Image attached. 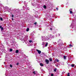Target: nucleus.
Returning <instances> with one entry per match:
<instances>
[{"mask_svg": "<svg viewBox=\"0 0 76 76\" xmlns=\"http://www.w3.org/2000/svg\"><path fill=\"white\" fill-rule=\"evenodd\" d=\"M50 38V37L48 36L46 37L45 36H42V40L43 41H46L47 40H48Z\"/></svg>", "mask_w": 76, "mask_h": 76, "instance_id": "nucleus-1", "label": "nucleus"}, {"mask_svg": "<svg viewBox=\"0 0 76 76\" xmlns=\"http://www.w3.org/2000/svg\"><path fill=\"white\" fill-rule=\"evenodd\" d=\"M58 45L59 47H61V45H63V42H62V41H61V40L60 39H59L58 41Z\"/></svg>", "mask_w": 76, "mask_h": 76, "instance_id": "nucleus-2", "label": "nucleus"}, {"mask_svg": "<svg viewBox=\"0 0 76 76\" xmlns=\"http://www.w3.org/2000/svg\"><path fill=\"white\" fill-rule=\"evenodd\" d=\"M36 51L38 52V54H41V51L40 50H39L38 49H37Z\"/></svg>", "mask_w": 76, "mask_h": 76, "instance_id": "nucleus-3", "label": "nucleus"}, {"mask_svg": "<svg viewBox=\"0 0 76 76\" xmlns=\"http://www.w3.org/2000/svg\"><path fill=\"white\" fill-rule=\"evenodd\" d=\"M45 61L47 64H48L49 63V60H48V59H46Z\"/></svg>", "mask_w": 76, "mask_h": 76, "instance_id": "nucleus-4", "label": "nucleus"}, {"mask_svg": "<svg viewBox=\"0 0 76 76\" xmlns=\"http://www.w3.org/2000/svg\"><path fill=\"white\" fill-rule=\"evenodd\" d=\"M50 37L51 38H54V36H52V35L50 34Z\"/></svg>", "mask_w": 76, "mask_h": 76, "instance_id": "nucleus-5", "label": "nucleus"}, {"mask_svg": "<svg viewBox=\"0 0 76 76\" xmlns=\"http://www.w3.org/2000/svg\"><path fill=\"white\" fill-rule=\"evenodd\" d=\"M43 8H44V9H46L47 8V6H46L45 5H44L43 6Z\"/></svg>", "mask_w": 76, "mask_h": 76, "instance_id": "nucleus-6", "label": "nucleus"}, {"mask_svg": "<svg viewBox=\"0 0 76 76\" xmlns=\"http://www.w3.org/2000/svg\"><path fill=\"white\" fill-rule=\"evenodd\" d=\"M40 65L41 66H44V65L42 63L40 64Z\"/></svg>", "mask_w": 76, "mask_h": 76, "instance_id": "nucleus-7", "label": "nucleus"}, {"mask_svg": "<svg viewBox=\"0 0 76 76\" xmlns=\"http://www.w3.org/2000/svg\"><path fill=\"white\" fill-rule=\"evenodd\" d=\"M15 53H19V50H17L15 51Z\"/></svg>", "mask_w": 76, "mask_h": 76, "instance_id": "nucleus-8", "label": "nucleus"}, {"mask_svg": "<svg viewBox=\"0 0 76 76\" xmlns=\"http://www.w3.org/2000/svg\"><path fill=\"white\" fill-rule=\"evenodd\" d=\"M29 30V28H27V29H26V31L27 32H28Z\"/></svg>", "mask_w": 76, "mask_h": 76, "instance_id": "nucleus-9", "label": "nucleus"}, {"mask_svg": "<svg viewBox=\"0 0 76 76\" xmlns=\"http://www.w3.org/2000/svg\"><path fill=\"white\" fill-rule=\"evenodd\" d=\"M47 45H48V42H47L45 45V47H47Z\"/></svg>", "mask_w": 76, "mask_h": 76, "instance_id": "nucleus-10", "label": "nucleus"}, {"mask_svg": "<svg viewBox=\"0 0 76 76\" xmlns=\"http://www.w3.org/2000/svg\"><path fill=\"white\" fill-rule=\"evenodd\" d=\"M10 52H12V51H13V49H10Z\"/></svg>", "mask_w": 76, "mask_h": 76, "instance_id": "nucleus-11", "label": "nucleus"}, {"mask_svg": "<svg viewBox=\"0 0 76 76\" xmlns=\"http://www.w3.org/2000/svg\"><path fill=\"white\" fill-rule=\"evenodd\" d=\"M49 61H52V58H50L49 59Z\"/></svg>", "mask_w": 76, "mask_h": 76, "instance_id": "nucleus-12", "label": "nucleus"}, {"mask_svg": "<svg viewBox=\"0 0 76 76\" xmlns=\"http://www.w3.org/2000/svg\"><path fill=\"white\" fill-rule=\"evenodd\" d=\"M74 66H75L74 64H73L71 65V66L72 67H74Z\"/></svg>", "mask_w": 76, "mask_h": 76, "instance_id": "nucleus-13", "label": "nucleus"}, {"mask_svg": "<svg viewBox=\"0 0 76 76\" xmlns=\"http://www.w3.org/2000/svg\"><path fill=\"white\" fill-rule=\"evenodd\" d=\"M56 71H57V69L56 68L55 69H54V72H56Z\"/></svg>", "mask_w": 76, "mask_h": 76, "instance_id": "nucleus-14", "label": "nucleus"}, {"mask_svg": "<svg viewBox=\"0 0 76 76\" xmlns=\"http://www.w3.org/2000/svg\"><path fill=\"white\" fill-rule=\"evenodd\" d=\"M64 59H66V56H64Z\"/></svg>", "mask_w": 76, "mask_h": 76, "instance_id": "nucleus-15", "label": "nucleus"}, {"mask_svg": "<svg viewBox=\"0 0 76 76\" xmlns=\"http://www.w3.org/2000/svg\"><path fill=\"white\" fill-rule=\"evenodd\" d=\"M1 29V31H2L3 30V29H4L3 28V27H2Z\"/></svg>", "mask_w": 76, "mask_h": 76, "instance_id": "nucleus-16", "label": "nucleus"}, {"mask_svg": "<svg viewBox=\"0 0 76 76\" xmlns=\"http://www.w3.org/2000/svg\"><path fill=\"white\" fill-rule=\"evenodd\" d=\"M69 46L71 47H73V45H69Z\"/></svg>", "mask_w": 76, "mask_h": 76, "instance_id": "nucleus-17", "label": "nucleus"}, {"mask_svg": "<svg viewBox=\"0 0 76 76\" xmlns=\"http://www.w3.org/2000/svg\"><path fill=\"white\" fill-rule=\"evenodd\" d=\"M70 73H68L67 76H70Z\"/></svg>", "mask_w": 76, "mask_h": 76, "instance_id": "nucleus-18", "label": "nucleus"}, {"mask_svg": "<svg viewBox=\"0 0 76 76\" xmlns=\"http://www.w3.org/2000/svg\"><path fill=\"white\" fill-rule=\"evenodd\" d=\"M32 42V40H30L29 41V42H30V43H31Z\"/></svg>", "mask_w": 76, "mask_h": 76, "instance_id": "nucleus-19", "label": "nucleus"}, {"mask_svg": "<svg viewBox=\"0 0 76 76\" xmlns=\"http://www.w3.org/2000/svg\"><path fill=\"white\" fill-rule=\"evenodd\" d=\"M44 44H45V43L44 42H42V45H44Z\"/></svg>", "mask_w": 76, "mask_h": 76, "instance_id": "nucleus-20", "label": "nucleus"}, {"mask_svg": "<svg viewBox=\"0 0 76 76\" xmlns=\"http://www.w3.org/2000/svg\"><path fill=\"white\" fill-rule=\"evenodd\" d=\"M70 13L71 14H72V13H73V12H72V11H70Z\"/></svg>", "mask_w": 76, "mask_h": 76, "instance_id": "nucleus-21", "label": "nucleus"}, {"mask_svg": "<svg viewBox=\"0 0 76 76\" xmlns=\"http://www.w3.org/2000/svg\"><path fill=\"white\" fill-rule=\"evenodd\" d=\"M0 19H1V21L3 20V18H0Z\"/></svg>", "mask_w": 76, "mask_h": 76, "instance_id": "nucleus-22", "label": "nucleus"}, {"mask_svg": "<svg viewBox=\"0 0 76 76\" xmlns=\"http://www.w3.org/2000/svg\"><path fill=\"white\" fill-rule=\"evenodd\" d=\"M33 73H34V75H35V72L34 71V72H33Z\"/></svg>", "mask_w": 76, "mask_h": 76, "instance_id": "nucleus-23", "label": "nucleus"}, {"mask_svg": "<svg viewBox=\"0 0 76 76\" xmlns=\"http://www.w3.org/2000/svg\"><path fill=\"white\" fill-rule=\"evenodd\" d=\"M2 26H0V29H1V28H2Z\"/></svg>", "mask_w": 76, "mask_h": 76, "instance_id": "nucleus-24", "label": "nucleus"}, {"mask_svg": "<svg viewBox=\"0 0 76 76\" xmlns=\"http://www.w3.org/2000/svg\"><path fill=\"white\" fill-rule=\"evenodd\" d=\"M57 62H58L59 61V60H58V59H57Z\"/></svg>", "mask_w": 76, "mask_h": 76, "instance_id": "nucleus-25", "label": "nucleus"}, {"mask_svg": "<svg viewBox=\"0 0 76 76\" xmlns=\"http://www.w3.org/2000/svg\"><path fill=\"white\" fill-rule=\"evenodd\" d=\"M10 67H12V65H10Z\"/></svg>", "mask_w": 76, "mask_h": 76, "instance_id": "nucleus-26", "label": "nucleus"}, {"mask_svg": "<svg viewBox=\"0 0 76 76\" xmlns=\"http://www.w3.org/2000/svg\"><path fill=\"white\" fill-rule=\"evenodd\" d=\"M51 76H54V75L53 74H51Z\"/></svg>", "mask_w": 76, "mask_h": 76, "instance_id": "nucleus-27", "label": "nucleus"}, {"mask_svg": "<svg viewBox=\"0 0 76 76\" xmlns=\"http://www.w3.org/2000/svg\"><path fill=\"white\" fill-rule=\"evenodd\" d=\"M72 9H70V10H69V11H72Z\"/></svg>", "mask_w": 76, "mask_h": 76, "instance_id": "nucleus-28", "label": "nucleus"}, {"mask_svg": "<svg viewBox=\"0 0 76 76\" xmlns=\"http://www.w3.org/2000/svg\"><path fill=\"white\" fill-rule=\"evenodd\" d=\"M14 16V15H12V18H13Z\"/></svg>", "mask_w": 76, "mask_h": 76, "instance_id": "nucleus-29", "label": "nucleus"}, {"mask_svg": "<svg viewBox=\"0 0 76 76\" xmlns=\"http://www.w3.org/2000/svg\"><path fill=\"white\" fill-rule=\"evenodd\" d=\"M37 22H35V23H34V25H36V24H37Z\"/></svg>", "mask_w": 76, "mask_h": 76, "instance_id": "nucleus-30", "label": "nucleus"}, {"mask_svg": "<svg viewBox=\"0 0 76 76\" xmlns=\"http://www.w3.org/2000/svg\"><path fill=\"white\" fill-rule=\"evenodd\" d=\"M19 65V63H17L16 65H17V66H18V65Z\"/></svg>", "mask_w": 76, "mask_h": 76, "instance_id": "nucleus-31", "label": "nucleus"}, {"mask_svg": "<svg viewBox=\"0 0 76 76\" xmlns=\"http://www.w3.org/2000/svg\"><path fill=\"white\" fill-rule=\"evenodd\" d=\"M56 9L57 10H58V8H56Z\"/></svg>", "mask_w": 76, "mask_h": 76, "instance_id": "nucleus-32", "label": "nucleus"}, {"mask_svg": "<svg viewBox=\"0 0 76 76\" xmlns=\"http://www.w3.org/2000/svg\"><path fill=\"white\" fill-rule=\"evenodd\" d=\"M12 20H13V18H12Z\"/></svg>", "mask_w": 76, "mask_h": 76, "instance_id": "nucleus-33", "label": "nucleus"}, {"mask_svg": "<svg viewBox=\"0 0 76 76\" xmlns=\"http://www.w3.org/2000/svg\"><path fill=\"white\" fill-rule=\"evenodd\" d=\"M50 30H52V28H50Z\"/></svg>", "mask_w": 76, "mask_h": 76, "instance_id": "nucleus-34", "label": "nucleus"}, {"mask_svg": "<svg viewBox=\"0 0 76 76\" xmlns=\"http://www.w3.org/2000/svg\"><path fill=\"white\" fill-rule=\"evenodd\" d=\"M28 9L29 10V8H28Z\"/></svg>", "mask_w": 76, "mask_h": 76, "instance_id": "nucleus-35", "label": "nucleus"}, {"mask_svg": "<svg viewBox=\"0 0 76 76\" xmlns=\"http://www.w3.org/2000/svg\"><path fill=\"white\" fill-rule=\"evenodd\" d=\"M58 35H59L58 36H60V34H58Z\"/></svg>", "mask_w": 76, "mask_h": 76, "instance_id": "nucleus-36", "label": "nucleus"}, {"mask_svg": "<svg viewBox=\"0 0 76 76\" xmlns=\"http://www.w3.org/2000/svg\"><path fill=\"white\" fill-rule=\"evenodd\" d=\"M72 24H71V26H72Z\"/></svg>", "mask_w": 76, "mask_h": 76, "instance_id": "nucleus-37", "label": "nucleus"}, {"mask_svg": "<svg viewBox=\"0 0 76 76\" xmlns=\"http://www.w3.org/2000/svg\"><path fill=\"white\" fill-rule=\"evenodd\" d=\"M56 66H57V67H58V65H57Z\"/></svg>", "mask_w": 76, "mask_h": 76, "instance_id": "nucleus-38", "label": "nucleus"}, {"mask_svg": "<svg viewBox=\"0 0 76 76\" xmlns=\"http://www.w3.org/2000/svg\"><path fill=\"white\" fill-rule=\"evenodd\" d=\"M1 18H0V19Z\"/></svg>", "mask_w": 76, "mask_h": 76, "instance_id": "nucleus-39", "label": "nucleus"}]
</instances>
